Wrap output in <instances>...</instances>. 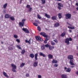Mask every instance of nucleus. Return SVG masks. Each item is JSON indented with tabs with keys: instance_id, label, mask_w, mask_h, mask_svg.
Returning <instances> with one entry per match:
<instances>
[{
	"instance_id": "9",
	"label": "nucleus",
	"mask_w": 78,
	"mask_h": 78,
	"mask_svg": "<svg viewBox=\"0 0 78 78\" xmlns=\"http://www.w3.org/2000/svg\"><path fill=\"white\" fill-rule=\"evenodd\" d=\"M62 78H67V76L66 74H63L61 76Z\"/></svg>"
},
{
	"instance_id": "8",
	"label": "nucleus",
	"mask_w": 78,
	"mask_h": 78,
	"mask_svg": "<svg viewBox=\"0 0 78 78\" xmlns=\"http://www.w3.org/2000/svg\"><path fill=\"white\" fill-rule=\"evenodd\" d=\"M65 43L67 44V45H69L70 43L69 42V38H67L65 39Z\"/></svg>"
},
{
	"instance_id": "43",
	"label": "nucleus",
	"mask_w": 78,
	"mask_h": 78,
	"mask_svg": "<svg viewBox=\"0 0 78 78\" xmlns=\"http://www.w3.org/2000/svg\"><path fill=\"white\" fill-rule=\"evenodd\" d=\"M26 76L27 77H29V76H30V75H29V74L27 73L26 75Z\"/></svg>"
},
{
	"instance_id": "47",
	"label": "nucleus",
	"mask_w": 78,
	"mask_h": 78,
	"mask_svg": "<svg viewBox=\"0 0 78 78\" xmlns=\"http://www.w3.org/2000/svg\"><path fill=\"white\" fill-rule=\"evenodd\" d=\"M68 40L69 41H72V39L71 37H69V38H68Z\"/></svg>"
},
{
	"instance_id": "14",
	"label": "nucleus",
	"mask_w": 78,
	"mask_h": 78,
	"mask_svg": "<svg viewBox=\"0 0 78 78\" xmlns=\"http://www.w3.org/2000/svg\"><path fill=\"white\" fill-rule=\"evenodd\" d=\"M3 75L5 76V77H6L7 78H9V76H8L7 75V74L5 72H3Z\"/></svg>"
},
{
	"instance_id": "49",
	"label": "nucleus",
	"mask_w": 78,
	"mask_h": 78,
	"mask_svg": "<svg viewBox=\"0 0 78 78\" xmlns=\"http://www.w3.org/2000/svg\"><path fill=\"white\" fill-rule=\"evenodd\" d=\"M38 78H41L42 77V76L41 75H38Z\"/></svg>"
},
{
	"instance_id": "58",
	"label": "nucleus",
	"mask_w": 78,
	"mask_h": 78,
	"mask_svg": "<svg viewBox=\"0 0 78 78\" xmlns=\"http://www.w3.org/2000/svg\"><path fill=\"white\" fill-rule=\"evenodd\" d=\"M69 26H70L71 27H72V24H69Z\"/></svg>"
},
{
	"instance_id": "31",
	"label": "nucleus",
	"mask_w": 78,
	"mask_h": 78,
	"mask_svg": "<svg viewBox=\"0 0 78 78\" xmlns=\"http://www.w3.org/2000/svg\"><path fill=\"white\" fill-rule=\"evenodd\" d=\"M13 36L15 39H17V38L18 37V36L16 34H14Z\"/></svg>"
},
{
	"instance_id": "18",
	"label": "nucleus",
	"mask_w": 78,
	"mask_h": 78,
	"mask_svg": "<svg viewBox=\"0 0 78 78\" xmlns=\"http://www.w3.org/2000/svg\"><path fill=\"white\" fill-rule=\"evenodd\" d=\"M37 56H38V54L37 53L35 55V60H37Z\"/></svg>"
},
{
	"instance_id": "64",
	"label": "nucleus",
	"mask_w": 78,
	"mask_h": 78,
	"mask_svg": "<svg viewBox=\"0 0 78 78\" xmlns=\"http://www.w3.org/2000/svg\"><path fill=\"white\" fill-rule=\"evenodd\" d=\"M76 9H77V11H78V7H77L76 8Z\"/></svg>"
},
{
	"instance_id": "57",
	"label": "nucleus",
	"mask_w": 78,
	"mask_h": 78,
	"mask_svg": "<svg viewBox=\"0 0 78 78\" xmlns=\"http://www.w3.org/2000/svg\"><path fill=\"white\" fill-rule=\"evenodd\" d=\"M76 6H78V3H76Z\"/></svg>"
},
{
	"instance_id": "28",
	"label": "nucleus",
	"mask_w": 78,
	"mask_h": 78,
	"mask_svg": "<svg viewBox=\"0 0 78 78\" xmlns=\"http://www.w3.org/2000/svg\"><path fill=\"white\" fill-rule=\"evenodd\" d=\"M51 19L52 20H56V18L55 16H53L51 17Z\"/></svg>"
},
{
	"instance_id": "61",
	"label": "nucleus",
	"mask_w": 78,
	"mask_h": 78,
	"mask_svg": "<svg viewBox=\"0 0 78 78\" xmlns=\"http://www.w3.org/2000/svg\"><path fill=\"white\" fill-rule=\"evenodd\" d=\"M67 25H69V24H70V23H68V22H67Z\"/></svg>"
},
{
	"instance_id": "12",
	"label": "nucleus",
	"mask_w": 78,
	"mask_h": 78,
	"mask_svg": "<svg viewBox=\"0 0 78 78\" xmlns=\"http://www.w3.org/2000/svg\"><path fill=\"white\" fill-rule=\"evenodd\" d=\"M35 38L36 39V40H37L38 41V40H39L40 41H41V38L40 36H36L35 37Z\"/></svg>"
},
{
	"instance_id": "48",
	"label": "nucleus",
	"mask_w": 78,
	"mask_h": 78,
	"mask_svg": "<svg viewBox=\"0 0 78 78\" xmlns=\"http://www.w3.org/2000/svg\"><path fill=\"white\" fill-rule=\"evenodd\" d=\"M31 39H30L28 41V43L29 44H30L31 43Z\"/></svg>"
},
{
	"instance_id": "62",
	"label": "nucleus",
	"mask_w": 78,
	"mask_h": 78,
	"mask_svg": "<svg viewBox=\"0 0 78 78\" xmlns=\"http://www.w3.org/2000/svg\"><path fill=\"white\" fill-rule=\"evenodd\" d=\"M1 44H3V42L1 41Z\"/></svg>"
},
{
	"instance_id": "17",
	"label": "nucleus",
	"mask_w": 78,
	"mask_h": 78,
	"mask_svg": "<svg viewBox=\"0 0 78 78\" xmlns=\"http://www.w3.org/2000/svg\"><path fill=\"white\" fill-rule=\"evenodd\" d=\"M39 55L40 56H43V57H45V56H46L45 54H43L42 52H40L39 53Z\"/></svg>"
},
{
	"instance_id": "59",
	"label": "nucleus",
	"mask_w": 78,
	"mask_h": 78,
	"mask_svg": "<svg viewBox=\"0 0 78 78\" xmlns=\"http://www.w3.org/2000/svg\"><path fill=\"white\" fill-rule=\"evenodd\" d=\"M67 25H69V24H70V23H68V22H67Z\"/></svg>"
},
{
	"instance_id": "22",
	"label": "nucleus",
	"mask_w": 78,
	"mask_h": 78,
	"mask_svg": "<svg viewBox=\"0 0 78 78\" xmlns=\"http://www.w3.org/2000/svg\"><path fill=\"white\" fill-rule=\"evenodd\" d=\"M30 57L31 58H34V55L33 53L30 54Z\"/></svg>"
},
{
	"instance_id": "35",
	"label": "nucleus",
	"mask_w": 78,
	"mask_h": 78,
	"mask_svg": "<svg viewBox=\"0 0 78 78\" xmlns=\"http://www.w3.org/2000/svg\"><path fill=\"white\" fill-rule=\"evenodd\" d=\"M65 35H66V34L65 33L63 32L61 34V36L62 37H63V36H64Z\"/></svg>"
},
{
	"instance_id": "41",
	"label": "nucleus",
	"mask_w": 78,
	"mask_h": 78,
	"mask_svg": "<svg viewBox=\"0 0 78 78\" xmlns=\"http://www.w3.org/2000/svg\"><path fill=\"white\" fill-rule=\"evenodd\" d=\"M26 7L27 8H30V5H27Z\"/></svg>"
},
{
	"instance_id": "16",
	"label": "nucleus",
	"mask_w": 78,
	"mask_h": 78,
	"mask_svg": "<svg viewBox=\"0 0 78 78\" xmlns=\"http://www.w3.org/2000/svg\"><path fill=\"white\" fill-rule=\"evenodd\" d=\"M24 24H23V23H22L21 22H20L19 23V26L20 27H23Z\"/></svg>"
},
{
	"instance_id": "27",
	"label": "nucleus",
	"mask_w": 78,
	"mask_h": 78,
	"mask_svg": "<svg viewBox=\"0 0 78 78\" xmlns=\"http://www.w3.org/2000/svg\"><path fill=\"white\" fill-rule=\"evenodd\" d=\"M68 28H69V29H71V30H73L75 29V27H70V26H68Z\"/></svg>"
},
{
	"instance_id": "39",
	"label": "nucleus",
	"mask_w": 78,
	"mask_h": 78,
	"mask_svg": "<svg viewBox=\"0 0 78 78\" xmlns=\"http://www.w3.org/2000/svg\"><path fill=\"white\" fill-rule=\"evenodd\" d=\"M31 9H32V8L30 7L28 9V11L29 12H31Z\"/></svg>"
},
{
	"instance_id": "4",
	"label": "nucleus",
	"mask_w": 78,
	"mask_h": 78,
	"mask_svg": "<svg viewBox=\"0 0 78 78\" xmlns=\"http://www.w3.org/2000/svg\"><path fill=\"white\" fill-rule=\"evenodd\" d=\"M40 35L42 36L43 37H48V36L46 35V33L45 32H41L40 33Z\"/></svg>"
},
{
	"instance_id": "37",
	"label": "nucleus",
	"mask_w": 78,
	"mask_h": 78,
	"mask_svg": "<svg viewBox=\"0 0 78 78\" xmlns=\"http://www.w3.org/2000/svg\"><path fill=\"white\" fill-rule=\"evenodd\" d=\"M41 2H42V4H44L45 3V0H41Z\"/></svg>"
},
{
	"instance_id": "25",
	"label": "nucleus",
	"mask_w": 78,
	"mask_h": 78,
	"mask_svg": "<svg viewBox=\"0 0 78 78\" xmlns=\"http://www.w3.org/2000/svg\"><path fill=\"white\" fill-rule=\"evenodd\" d=\"M52 63H58V61L57 60H55V59H53L52 61Z\"/></svg>"
},
{
	"instance_id": "15",
	"label": "nucleus",
	"mask_w": 78,
	"mask_h": 78,
	"mask_svg": "<svg viewBox=\"0 0 78 78\" xmlns=\"http://www.w3.org/2000/svg\"><path fill=\"white\" fill-rule=\"evenodd\" d=\"M48 57L49 59H52L53 58V55L51 54H49L48 55Z\"/></svg>"
},
{
	"instance_id": "55",
	"label": "nucleus",
	"mask_w": 78,
	"mask_h": 78,
	"mask_svg": "<svg viewBox=\"0 0 78 78\" xmlns=\"http://www.w3.org/2000/svg\"><path fill=\"white\" fill-rule=\"evenodd\" d=\"M69 31L70 33H72V30H69Z\"/></svg>"
},
{
	"instance_id": "54",
	"label": "nucleus",
	"mask_w": 78,
	"mask_h": 78,
	"mask_svg": "<svg viewBox=\"0 0 78 78\" xmlns=\"http://www.w3.org/2000/svg\"><path fill=\"white\" fill-rule=\"evenodd\" d=\"M28 40H25V42H26V43H28Z\"/></svg>"
},
{
	"instance_id": "46",
	"label": "nucleus",
	"mask_w": 78,
	"mask_h": 78,
	"mask_svg": "<svg viewBox=\"0 0 78 78\" xmlns=\"http://www.w3.org/2000/svg\"><path fill=\"white\" fill-rule=\"evenodd\" d=\"M16 41H17V42H18L19 43H20V40L19 39H17L16 40Z\"/></svg>"
},
{
	"instance_id": "51",
	"label": "nucleus",
	"mask_w": 78,
	"mask_h": 78,
	"mask_svg": "<svg viewBox=\"0 0 78 78\" xmlns=\"http://www.w3.org/2000/svg\"><path fill=\"white\" fill-rule=\"evenodd\" d=\"M47 40H45L44 41V43H45V44H47Z\"/></svg>"
},
{
	"instance_id": "44",
	"label": "nucleus",
	"mask_w": 78,
	"mask_h": 78,
	"mask_svg": "<svg viewBox=\"0 0 78 78\" xmlns=\"http://www.w3.org/2000/svg\"><path fill=\"white\" fill-rule=\"evenodd\" d=\"M51 44L52 45H55V42H53V41H51Z\"/></svg>"
},
{
	"instance_id": "2",
	"label": "nucleus",
	"mask_w": 78,
	"mask_h": 78,
	"mask_svg": "<svg viewBox=\"0 0 78 78\" xmlns=\"http://www.w3.org/2000/svg\"><path fill=\"white\" fill-rule=\"evenodd\" d=\"M11 66L12 67V72H16V69L17 68L16 66L14 64H12Z\"/></svg>"
},
{
	"instance_id": "26",
	"label": "nucleus",
	"mask_w": 78,
	"mask_h": 78,
	"mask_svg": "<svg viewBox=\"0 0 78 78\" xmlns=\"http://www.w3.org/2000/svg\"><path fill=\"white\" fill-rule=\"evenodd\" d=\"M10 20H15V18H14V16H10Z\"/></svg>"
},
{
	"instance_id": "29",
	"label": "nucleus",
	"mask_w": 78,
	"mask_h": 78,
	"mask_svg": "<svg viewBox=\"0 0 78 78\" xmlns=\"http://www.w3.org/2000/svg\"><path fill=\"white\" fill-rule=\"evenodd\" d=\"M25 63H22L21 64L20 66V67H23L25 66Z\"/></svg>"
},
{
	"instance_id": "33",
	"label": "nucleus",
	"mask_w": 78,
	"mask_h": 78,
	"mask_svg": "<svg viewBox=\"0 0 78 78\" xmlns=\"http://www.w3.org/2000/svg\"><path fill=\"white\" fill-rule=\"evenodd\" d=\"M26 21V20L25 19H23L22 20V23H23L24 24H25V23H24V22Z\"/></svg>"
},
{
	"instance_id": "38",
	"label": "nucleus",
	"mask_w": 78,
	"mask_h": 78,
	"mask_svg": "<svg viewBox=\"0 0 78 78\" xmlns=\"http://www.w3.org/2000/svg\"><path fill=\"white\" fill-rule=\"evenodd\" d=\"M16 47H17L18 48V49H20V50H22V48H21L20 47V46L17 45L16 46Z\"/></svg>"
},
{
	"instance_id": "30",
	"label": "nucleus",
	"mask_w": 78,
	"mask_h": 78,
	"mask_svg": "<svg viewBox=\"0 0 78 78\" xmlns=\"http://www.w3.org/2000/svg\"><path fill=\"white\" fill-rule=\"evenodd\" d=\"M25 53V50H23L21 52L22 54L23 55Z\"/></svg>"
},
{
	"instance_id": "13",
	"label": "nucleus",
	"mask_w": 78,
	"mask_h": 78,
	"mask_svg": "<svg viewBox=\"0 0 78 78\" xmlns=\"http://www.w3.org/2000/svg\"><path fill=\"white\" fill-rule=\"evenodd\" d=\"M45 47H46L45 45H44V44L42 45L41 47V50H45Z\"/></svg>"
},
{
	"instance_id": "50",
	"label": "nucleus",
	"mask_w": 78,
	"mask_h": 78,
	"mask_svg": "<svg viewBox=\"0 0 78 78\" xmlns=\"http://www.w3.org/2000/svg\"><path fill=\"white\" fill-rule=\"evenodd\" d=\"M61 7H60L59 6H58V9H59V10L61 9Z\"/></svg>"
},
{
	"instance_id": "6",
	"label": "nucleus",
	"mask_w": 78,
	"mask_h": 78,
	"mask_svg": "<svg viewBox=\"0 0 78 78\" xmlns=\"http://www.w3.org/2000/svg\"><path fill=\"white\" fill-rule=\"evenodd\" d=\"M23 31H24L26 33H30V32H29V30L27 29V28H23L22 29Z\"/></svg>"
},
{
	"instance_id": "23",
	"label": "nucleus",
	"mask_w": 78,
	"mask_h": 78,
	"mask_svg": "<svg viewBox=\"0 0 78 78\" xmlns=\"http://www.w3.org/2000/svg\"><path fill=\"white\" fill-rule=\"evenodd\" d=\"M58 17L59 18V19H61L62 18V14L61 13H59L58 14Z\"/></svg>"
},
{
	"instance_id": "40",
	"label": "nucleus",
	"mask_w": 78,
	"mask_h": 78,
	"mask_svg": "<svg viewBox=\"0 0 78 78\" xmlns=\"http://www.w3.org/2000/svg\"><path fill=\"white\" fill-rule=\"evenodd\" d=\"M33 25L36 27H37V23H33Z\"/></svg>"
},
{
	"instance_id": "5",
	"label": "nucleus",
	"mask_w": 78,
	"mask_h": 78,
	"mask_svg": "<svg viewBox=\"0 0 78 78\" xmlns=\"http://www.w3.org/2000/svg\"><path fill=\"white\" fill-rule=\"evenodd\" d=\"M64 69V70H66V72H70L71 71V69L70 68H68L67 69L66 67H65Z\"/></svg>"
},
{
	"instance_id": "11",
	"label": "nucleus",
	"mask_w": 78,
	"mask_h": 78,
	"mask_svg": "<svg viewBox=\"0 0 78 78\" xmlns=\"http://www.w3.org/2000/svg\"><path fill=\"white\" fill-rule=\"evenodd\" d=\"M38 64V62H34L33 64L34 67H37V66Z\"/></svg>"
},
{
	"instance_id": "60",
	"label": "nucleus",
	"mask_w": 78,
	"mask_h": 78,
	"mask_svg": "<svg viewBox=\"0 0 78 78\" xmlns=\"http://www.w3.org/2000/svg\"><path fill=\"white\" fill-rule=\"evenodd\" d=\"M67 25H69V24H70V23H68V22H67Z\"/></svg>"
},
{
	"instance_id": "52",
	"label": "nucleus",
	"mask_w": 78,
	"mask_h": 78,
	"mask_svg": "<svg viewBox=\"0 0 78 78\" xmlns=\"http://www.w3.org/2000/svg\"><path fill=\"white\" fill-rule=\"evenodd\" d=\"M46 37V38L45 40L46 41H48V38H47L48 37Z\"/></svg>"
},
{
	"instance_id": "36",
	"label": "nucleus",
	"mask_w": 78,
	"mask_h": 78,
	"mask_svg": "<svg viewBox=\"0 0 78 78\" xmlns=\"http://www.w3.org/2000/svg\"><path fill=\"white\" fill-rule=\"evenodd\" d=\"M37 17L39 19H41V18H42L41 17V16H40L39 14L37 15Z\"/></svg>"
},
{
	"instance_id": "24",
	"label": "nucleus",
	"mask_w": 78,
	"mask_h": 78,
	"mask_svg": "<svg viewBox=\"0 0 78 78\" xmlns=\"http://www.w3.org/2000/svg\"><path fill=\"white\" fill-rule=\"evenodd\" d=\"M58 6H60V7H63L64 6H63V4H62V3H58Z\"/></svg>"
},
{
	"instance_id": "10",
	"label": "nucleus",
	"mask_w": 78,
	"mask_h": 78,
	"mask_svg": "<svg viewBox=\"0 0 78 78\" xmlns=\"http://www.w3.org/2000/svg\"><path fill=\"white\" fill-rule=\"evenodd\" d=\"M11 16V15H10L8 14H6L5 15V18L6 19H8L9 18H10Z\"/></svg>"
},
{
	"instance_id": "1",
	"label": "nucleus",
	"mask_w": 78,
	"mask_h": 78,
	"mask_svg": "<svg viewBox=\"0 0 78 78\" xmlns=\"http://www.w3.org/2000/svg\"><path fill=\"white\" fill-rule=\"evenodd\" d=\"M68 58L69 60V64L71 66H75L73 62V57L72 55H69L68 56Z\"/></svg>"
},
{
	"instance_id": "19",
	"label": "nucleus",
	"mask_w": 78,
	"mask_h": 78,
	"mask_svg": "<svg viewBox=\"0 0 78 78\" xmlns=\"http://www.w3.org/2000/svg\"><path fill=\"white\" fill-rule=\"evenodd\" d=\"M45 16L48 18V19H50V15L47 14V13H45Z\"/></svg>"
},
{
	"instance_id": "56",
	"label": "nucleus",
	"mask_w": 78,
	"mask_h": 78,
	"mask_svg": "<svg viewBox=\"0 0 78 78\" xmlns=\"http://www.w3.org/2000/svg\"><path fill=\"white\" fill-rule=\"evenodd\" d=\"M55 1H58L59 2H61V0H55Z\"/></svg>"
},
{
	"instance_id": "53",
	"label": "nucleus",
	"mask_w": 78,
	"mask_h": 78,
	"mask_svg": "<svg viewBox=\"0 0 78 78\" xmlns=\"http://www.w3.org/2000/svg\"><path fill=\"white\" fill-rule=\"evenodd\" d=\"M76 75H78V71H77L76 72Z\"/></svg>"
},
{
	"instance_id": "45",
	"label": "nucleus",
	"mask_w": 78,
	"mask_h": 78,
	"mask_svg": "<svg viewBox=\"0 0 78 78\" xmlns=\"http://www.w3.org/2000/svg\"><path fill=\"white\" fill-rule=\"evenodd\" d=\"M54 67H57L58 66V65L57 64H55L54 66Z\"/></svg>"
},
{
	"instance_id": "3",
	"label": "nucleus",
	"mask_w": 78,
	"mask_h": 78,
	"mask_svg": "<svg viewBox=\"0 0 78 78\" xmlns=\"http://www.w3.org/2000/svg\"><path fill=\"white\" fill-rule=\"evenodd\" d=\"M65 16L66 19H71L72 15L69 13H66L65 15Z\"/></svg>"
},
{
	"instance_id": "32",
	"label": "nucleus",
	"mask_w": 78,
	"mask_h": 78,
	"mask_svg": "<svg viewBox=\"0 0 78 78\" xmlns=\"http://www.w3.org/2000/svg\"><path fill=\"white\" fill-rule=\"evenodd\" d=\"M37 28L38 30L39 31H41V27H40L38 26Z\"/></svg>"
},
{
	"instance_id": "42",
	"label": "nucleus",
	"mask_w": 78,
	"mask_h": 78,
	"mask_svg": "<svg viewBox=\"0 0 78 78\" xmlns=\"http://www.w3.org/2000/svg\"><path fill=\"white\" fill-rule=\"evenodd\" d=\"M53 41H54V42H55V43H58V40L57 39H55L54 40H53Z\"/></svg>"
},
{
	"instance_id": "21",
	"label": "nucleus",
	"mask_w": 78,
	"mask_h": 78,
	"mask_svg": "<svg viewBox=\"0 0 78 78\" xmlns=\"http://www.w3.org/2000/svg\"><path fill=\"white\" fill-rule=\"evenodd\" d=\"M59 26V24L58 23H56L54 25V27H58Z\"/></svg>"
},
{
	"instance_id": "20",
	"label": "nucleus",
	"mask_w": 78,
	"mask_h": 78,
	"mask_svg": "<svg viewBox=\"0 0 78 78\" xmlns=\"http://www.w3.org/2000/svg\"><path fill=\"white\" fill-rule=\"evenodd\" d=\"M8 6V3H6L3 6V8L4 9H6V7H7V6Z\"/></svg>"
},
{
	"instance_id": "63",
	"label": "nucleus",
	"mask_w": 78,
	"mask_h": 78,
	"mask_svg": "<svg viewBox=\"0 0 78 78\" xmlns=\"http://www.w3.org/2000/svg\"><path fill=\"white\" fill-rule=\"evenodd\" d=\"M20 4H21V3H22V1H20Z\"/></svg>"
},
{
	"instance_id": "34",
	"label": "nucleus",
	"mask_w": 78,
	"mask_h": 78,
	"mask_svg": "<svg viewBox=\"0 0 78 78\" xmlns=\"http://www.w3.org/2000/svg\"><path fill=\"white\" fill-rule=\"evenodd\" d=\"M8 48L9 50H13V48L11 47H8Z\"/></svg>"
},
{
	"instance_id": "7",
	"label": "nucleus",
	"mask_w": 78,
	"mask_h": 78,
	"mask_svg": "<svg viewBox=\"0 0 78 78\" xmlns=\"http://www.w3.org/2000/svg\"><path fill=\"white\" fill-rule=\"evenodd\" d=\"M45 46H46V47L47 48H48V47L49 49V50H52V47L48 45V44H47L45 45Z\"/></svg>"
}]
</instances>
